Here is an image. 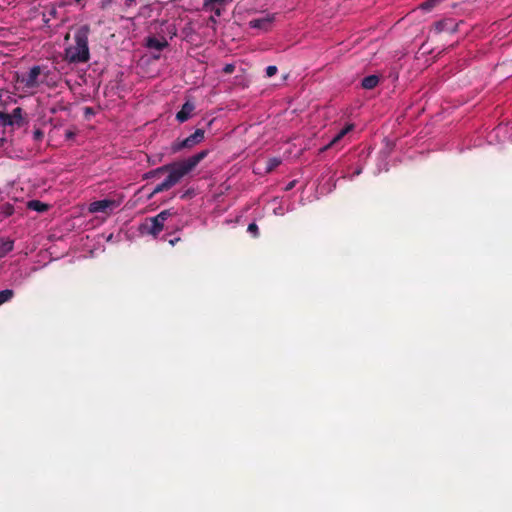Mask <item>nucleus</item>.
Wrapping results in <instances>:
<instances>
[{
	"instance_id": "nucleus-30",
	"label": "nucleus",
	"mask_w": 512,
	"mask_h": 512,
	"mask_svg": "<svg viewBox=\"0 0 512 512\" xmlns=\"http://www.w3.org/2000/svg\"><path fill=\"white\" fill-rule=\"evenodd\" d=\"M179 240H180V238H174V239L169 240V243L171 245H175V243L178 242Z\"/></svg>"
},
{
	"instance_id": "nucleus-17",
	"label": "nucleus",
	"mask_w": 512,
	"mask_h": 512,
	"mask_svg": "<svg viewBox=\"0 0 512 512\" xmlns=\"http://www.w3.org/2000/svg\"><path fill=\"white\" fill-rule=\"evenodd\" d=\"M14 294L15 293L12 289H5L0 291V306L9 302L14 297Z\"/></svg>"
},
{
	"instance_id": "nucleus-32",
	"label": "nucleus",
	"mask_w": 512,
	"mask_h": 512,
	"mask_svg": "<svg viewBox=\"0 0 512 512\" xmlns=\"http://www.w3.org/2000/svg\"><path fill=\"white\" fill-rule=\"evenodd\" d=\"M293 186H294V182H291V183L287 186L286 190H290Z\"/></svg>"
},
{
	"instance_id": "nucleus-34",
	"label": "nucleus",
	"mask_w": 512,
	"mask_h": 512,
	"mask_svg": "<svg viewBox=\"0 0 512 512\" xmlns=\"http://www.w3.org/2000/svg\"><path fill=\"white\" fill-rule=\"evenodd\" d=\"M76 3H80L82 0H74Z\"/></svg>"
},
{
	"instance_id": "nucleus-10",
	"label": "nucleus",
	"mask_w": 512,
	"mask_h": 512,
	"mask_svg": "<svg viewBox=\"0 0 512 512\" xmlns=\"http://www.w3.org/2000/svg\"><path fill=\"white\" fill-rule=\"evenodd\" d=\"M195 109V105L190 102V101H186L181 109L177 112L176 114V119L180 122V123H183L185 121H187L191 115H192V112L194 111Z\"/></svg>"
},
{
	"instance_id": "nucleus-18",
	"label": "nucleus",
	"mask_w": 512,
	"mask_h": 512,
	"mask_svg": "<svg viewBox=\"0 0 512 512\" xmlns=\"http://www.w3.org/2000/svg\"><path fill=\"white\" fill-rule=\"evenodd\" d=\"M441 2H442V0H427L423 3H421L419 7L422 10L429 12Z\"/></svg>"
},
{
	"instance_id": "nucleus-25",
	"label": "nucleus",
	"mask_w": 512,
	"mask_h": 512,
	"mask_svg": "<svg viewBox=\"0 0 512 512\" xmlns=\"http://www.w3.org/2000/svg\"><path fill=\"white\" fill-rule=\"evenodd\" d=\"M235 71V65L234 64H226L224 67H223V72L225 74H231Z\"/></svg>"
},
{
	"instance_id": "nucleus-24",
	"label": "nucleus",
	"mask_w": 512,
	"mask_h": 512,
	"mask_svg": "<svg viewBox=\"0 0 512 512\" xmlns=\"http://www.w3.org/2000/svg\"><path fill=\"white\" fill-rule=\"evenodd\" d=\"M248 232L252 233L254 237L258 235V226L256 223H250L247 228Z\"/></svg>"
},
{
	"instance_id": "nucleus-27",
	"label": "nucleus",
	"mask_w": 512,
	"mask_h": 512,
	"mask_svg": "<svg viewBox=\"0 0 512 512\" xmlns=\"http://www.w3.org/2000/svg\"><path fill=\"white\" fill-rule=\"evenodd\" d=\"M76 133L74 131L68 130L65 133L66 139H73L75 137Z\"/></svg>"
},
{
	"instance_id": "nucleus-9",
	"label": "nucleus",
	"mask_w": 512,
	"mask_h": 512,
	"mask_svg": "<svg viewBox=\"0 0 512 512\" xmlns=\"http://www.w3.org/2000/svg\"><path fill=\"white\" fill-rule=\"evenodd\" d=\"M354 129V124H347L343 127L333 138L332 140L320 149V152H325L330 148H333L339 144V142Z\"/></svg>"
},
{
	"instance_id": "nucleus-15",
	"label": "nucleus",
	"mask_w": 512,
	"mask_h": 512,
	"mask_svg": "<svg viewBox=\"0 0 512 512\" xmlns=\"http://www.w3.org/2000/svg\"><path fill=\"white\" fill-rule=\"evenodd\" d=\"M14 248V241L6 240L0 244V258L5 257Z\"/></svg>"
},
{
	"instance_id": "nucleus-14",
	"label": "nucleus",
	"mask_w": 512,
	"mask_h": 512,
	"mask_svg": "<svg viewBox=\"0 0 512 512\" xmlns=\"http://www.w3.org/2000/svg\"><path fill=\"white\" fill-rule=\"evenodd\" d=\"M27 207L33 211L43 213L49 209V205L39 200H30L27 203Z\"/></svg>"
},
{
	"instance_id": "nucleus-12",
	"label": "nucleus",
	"mask_w": 512,
	"mask_h": 512,
	"mask_svg": "<svg viewBox=\"0 0 512 512\" xmlns=\"http://www.w3.org/2000/svg\"><path fill=\"white\" fill-rule=\"evenodd\" d=\"M146 45L150 49L162 51L166 46H168V42L165 39L160 40L156 37H149Z\"/></svg>"
},
{
	"instance_id": "nucleus-13",
	"label": "nucleus",
	"mask_w": 512,
	"mask_h": 512,
	"mask_svg": "<svg viewBox=\"0 0 512 512\" xmlns=\"http://www.w3.org/2000/svg\"><path fill=\"white\" fill-rule=\"evenodd\" d=\"M379 83V77L377 75H369L363 78L362 87L367 90L374 89Z\"/></svg>"
},
{
	"instance_id": "nucleus-7",
	"label": "nucleus",
	"mask_w": 512,
	"mask_h": 512,
	"mask_svg": "<svg viewBox=\"0 0 512 512\" xmlns=\"http://www.w3.org/2000/svg\"><path fill=\"white\" fill-rule=\"evenodd\" d=\"M116 206L114 200L103 199L90 203L89 211L91 213H108Z\"/></svg>"
},
{
	"instance_id": "nucleus-31",
	"label": "nucleus",
	"mask_w": 512,
	"mask_h": 512,
	"mask_svg": "<svg viewBox=\"0 0 512 512\" xmlns=\"http://www.w3.org/2000/svg\"><path fill=\"white\" fill-rule=\"evenodd\" d=\"M6 142V139L5 138H0V146H3L4 143Z\"/></svg>"
},
{
	"instance_id": "nucleus-16",
	"label": "nucleus",
	"mask_w": 512,
	"mask_h": 512,
	"mask_svg": "<svg viewBox=\"0 0 512 512\" xmlns=\"http://www.w3.org/2000/svg\"><path fill=\"white\" fill-rule=\"evenodd\" d=\"M14 206L11 203H3L0 205V217L7 218L13 215Z\"/></svg>"
},
{
	"instance_id": "nucleus-3",
	"label": "nucleus",
	"mask_w": 512,
	"mask_h": 512,
	"mask_svg": "<svg viewBox=\"0 0 512 512\" xmlns=\"http://www.w3.org/2000/svg\"><path fill=\"white\" fill-rule=\"evenodd\" d=\"M50 73L46 66L35 65L27 73L17 75V81L23 84L26 90H34L45 82Z\"/></svg>"
},
{
	"instance_id": "nucleus-22",
	"label": "nucleus",
	"mask_w": 512,
	"mask_h": 512,
	"mask_svg": "<svg viewBox=\"0 0 512 512\" xmlns=\"http://www.w3.org/2000/svg\"><path fill=\"white\" fill-rule=\"evenodd\" d=\"M222 5H212L209 7H203L206 11H212L214 13L213 16L220 17L222 15L223 9L221 8Z\"/></svg>"
},
{
	"instance_id": "nucleus-2",
	"label": "nucleus",
	"mask_w": 512,
	"mask_h": 512,
	"mask_svg": "<svg viewBox=\"0 0 512 512\" xmlns=\"http://www.w3.org/2000/svg\"><path fill=\"white\" fill-rule=\"evenodd\" d=\"M89 32L90 28L87 25L81 26L75 32V45L65 49V59L69 63H85L90 59L88 47Z\"/></svg>"
},
{
	"instance_id": "nucleus-6",
	"label": "nucleus",
	"mask_w": 512,
	"mask_h": 512,
	"mask_svg": "<svg viewBox=\"0 0 512 512\" xmlns=\"http://www.w3.org/2000/svg\"><path fill=\"white\" fill-rule=\"evenodd\" d=\"M459 23L455 22L454 19L445 18L434 23L432 30L435 34L442 32H449L451 34L457 32Z\"/></svg>"
},
{
	"instance_id": "nucleus-8",
	"label": "nucleus",
	"mask_w": 512,
	"mask_h": 512,
	"mask_svg": "<svg viewBox=\"0 0 512 512\" xmlns=\"http://www.w3.org/2000/svg\"><path fill=\"white\" fill-rule=\"evenodd\" d=\"M274 19H275V15L274 14H267V15H265L262 18L252 19L249 22V26L251 28L260 29V30H263V31H268L270 29Z\"/></svg>"
},
{
	"instance_id": "nucleus-1",
	"label": "nucleus",
	"mask_w": 512,
	"mask_h": 512,
	"mask_svg": "<svg viewBox=\"0 0 512 512\" xmlns=\"http://www.w3.org/2000/svg\"><path fill=\"white\" fill-rule=\"evenodd\" d=\"M208 154L209 150H202L187 159L156 168V172L159 174V177L165 173L168 175L164 181L154 187L150 197L167 191L178 184L181 179L189 174L203 159L207 157Z\"/></svg>"
},
{
	"instance_id": "nucleus-21",
	"label": "nucleus",
	"mask_w": 512,
	"mask_h": 512,
	"mask_svg": "<svg viewBox=\"0 0 512 512\" xmlns=\"http://www.w3.org/2000/svg\"><path fill=\"white\" fill-rule=\"evenodd\" d=\"M232 0H204L203 7H209L212 5H222L225 6L227 3L231 2Z\"/></svg>"
},
{
	"instance_id": "nucleus-29",
	"label": "nucleus",
	"mask_w": 512,
	"mask_h": 512,
	"mask_svg": "<svg viewBox=\"0 0 512 512\" xmlns=\"http://www.w3.org/2000/svg\"><path fill=\"white\" fill-rule=\"evenodd\" d=\"M209 22H211L212 24H216L217 23L216 17L215 16H210L209 17Z\"/></svg>"
},
{
	"instance_id": "nucleus-19",
	"label": "nucleus",
	"mask_w": 512,
	"mask_h": 512,
	"mask_svg": "<svg viewBox=\"0 0 512 512\" xmlns=\"http://www.w3.org/2000/svg\"><path fill=\"white\" fill-rule=\"evenodd\" d=\"M0 126H2V127L13 126L12 120L8 113L0 111Z\"/></svg>"
},
{
	"instance_id": "nucleus-4",
	"label": "nucleus",
	"mask_w": 512,
	"mask_h": 512,
	"mask_svg": "<svg viewBox=\"0 0 512 512\" xmlns=\"http://www.w3.org/2000/svg\"><path fill=\"white\" fill-rule=\"evenodd\" d=\"M205 138V131L203 129H197L193 134L188 136L187 138L180 140L177 139L171 144V152L177 153L183 149H192L199 143H201Z\"/></svg>"
},
{
	"instance_id": "nucleus-33",
	"label": "nucleus",
	"mask_w": 512,
	"mask_h": 512,
	"mask_svg": "<svg viewBox=\"0 0 512 512\" xmlns=\"http://www.w3.org/2000/svg\"><path fill=\"white\" fill-rule=\"evenodd\" d=\"M86 112H87V113H91V112H92V109H91L90 107H87V108H86Z\"/></svg>"
},
{
	"instance_id": "nucleus-26",
	"label": "nucleus",
	"mask_w": 512,
	"mask_h": 512,
	"mask_svg": "<svg viewBox=\"0 0 512 512\" xmlns=\"http://www.w3.org/2000/svg\"><path fill=\"white\" fill-rule=\"evenodd\" d=\"M156 177H159V174L156 172V169L151 170V171H149V172H147V173L145 174V178H146V179L156 178Z\"/></svg>"
},
{
	"instance_id": "nucleus-23",
	"label": "nucleus",
	"mask_w": 512,
	"mask_h": 512,
	"mask_svg": "<svg viewBox=\"0 0 512 512\" xmlns=\"http://www.w3.org/2000/svg\"><path fill=\"white\" fill-rule=\"evenodd\" d=\"M278 69L276 66L274 65H270L266 68V76L267 77H272L274 76L276 73H277Z\"/></svg>"
},
{
	"instance_id": "nucleus-20",
	"label": "nucleus",
	"mask_w": 512,
	"mask_h": 512,
	"mask_svg": "<svg viewBox=\"0 0 512 512\" xmlns=\"http://www.w3.org/2000/svg\"><path fill=\"white\" fill-rule=\"evenodd\" d=\"M281 164V160L279 158H270L266 164V172L273 171L276 167Z\"/></svg>"
},
{
	"instance_id": "nucleus-11",
	"label": "nucleus",
	"mask_w": 512,
	"mask_h": 512,
	"mask_svg": "<svg viewBox=\"0 0 512 512\" xmlns=\"http://www.w3.org/2000/svg\"><path fill=\"white\" fill-rule=\"evenodd\" d=\"M9 115L12 120L13 126L22 127L26 123L23 117V109L21 107L14 108L12 113H10Z\"/></svg>"
},
{
	"instance_id": "nucleus-5",
	"label": "nucleus",
	"mask_w": 512,
	"mask_h": 512,
	"mask_svg": "<svg viewBox=\"0 0 512 512\" xmlns=\"http://www.w3.org/2000/svg\"><path fill=\"white\" fill-rule=\"evenodd\" d=\"M174 213L171 209H166L161 211L159 214H157L155 217H152L149 219L150 224H146L144 226V229L146 232L154 237H157L160 232L164 229V223L165 221L171 217Z\"/></svg>"
},
{
	"instance_id": "nucleus-28",
	"label": "nucleus",
	"mask_w": 512,
	"mask_h": 512,
	"mask_svg": "<svg viewBox=\"0 0 512 512\" xmlns=\"http://www.w3.org/2000/svg\"><path fill=\"white\" fill-rule=\"evenodd\" d=\"M136 5V0H125L126 7H133Z\"/></svg>"
}]
</instances>
